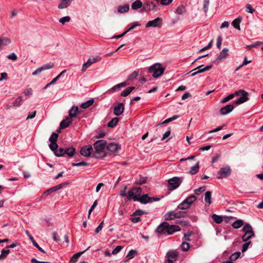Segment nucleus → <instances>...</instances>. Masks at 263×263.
Here are the masks:
<instances>
[{
	"mask_svg": "<svg viewBox=\"0 0 263 263\" xmlns=\"http://www.w3.org/2000/svg\"><path fill=\"white\" fill-rule=\"evenodd\" d=\"M106 148L111 152L116 153L119 150L120 147L118 144L111 142L106 145Z\"/></svg>",
	"mask_w": 263,
	"mask_h": 263,
	"instance_id": "17",
	"label": "nucleus"
},
{
	"mask_svg": "<svg viewBox=\"0 0 263 263\" xmlns=\"http://www.w3.org/2000/svg\"><path fill=\"white\" fill-rule=\"evenodd\" d=\"M229 51V50L228 48H223L219 53V55H218L217 58L215 61V63L216 64H218L220 62V61L222 60L226 59L228 56Z\"/></svg>",
	"mask_w": 263,
	"mask_h": 263,
	"instance_id": "14",
	"label": "nucleus"
},
{
	"mask_svg": "<svg viewBox=\"0 0 263 263\" xmlns=\"http://www.w3.org/2000/svg\"><path fill=\"white\" fill-rule=\"evenodd\" d=\"M211 196L212 193L210 191H206L205 192L204 195V201L206 203H208L209 204H211L212 203Z\"/></svg>",
	"mask_w": 263,
	"mask_h": 263,
	"instance_id": "37",
	"label": "nucleus"
},
{
	"mask_svg": "<svg viewBox=\"0 0 263 263\" xmlns=\"http://www.w3.org/2000/svg\"><path fill=\"white\" fill-rule=\"evenodd\" d=\"M190 246V245L188 242H183L180 245V248L183 251L185 252L189 250Z\"/></svg>",
	"mask_w": 263,
	"mask_h": 263,
	"instance_id": "45",
	"label": "nucleus"
},
{
	"mask_svg": "<svg viewBox=\"0 0 263 263\" xmlns=\"http://www.w3.org/2000/svg\"><path fill=\"white\" fill-rule=\"evenodd\" d=\"M163 19L161 17H157L153 20L148 21L145 26L146 28L150 27L159 28L161 27Z\"/></svg>",
	"mask_w": 263,
	"mask_h": 263,
	"instance_id": "9",
	"label": "nucleus"
},
{
	"mask_svg": "<svg viewBox=\"0 0 263 263\" xmlns=\"http://www.w3.org/2000/svg\"><path fill=\"white\" fill-rule=\"evenodd\" d=\"M93 152L91 145H88L83 146L80 151L81 155L84 157H89Z\"/></svg>",
	"mask_w": 263,
	"mask_h": 263,
	"instance_id": "12",
	"label": "nucleus"
},
{
	"mask_svg": "<svg viewBox=\"0 0 263 263\" xmlns=\"http://www.w3.org/2000/svg\"><path fill=\"white\" fill-rule=\"evenodd\" d=\"M231 174V169L229 165H227L220 169L217 173L216 177L218 179H222L229 177Z\"/></svg>",
	"mask_w": 263,
	"mask_h": 263,
	"instance_id": "7",
	"label": "nucleus"
},
{
	"mask_svg": "<svg viewBox=\"0 0 263 263\" xmlns=\"http://www.w3.org/2000/svg\"><path fill=\"white\" fill-rule=\"evenodd\" d=\"M71 20V18L69 16H66L61 17L59 19V22L63 25H64L66 23L69 22Z\"/></svg>",
	"mask_w": 263,
	"mask_h": 263,
	"instance_id": "49",
	"label": "nucleus"
},
{
	"mask_svg": "<svg viewBox=\"0 0 263 263\" xmlns=\"http://www.w3.org/2000/svg\"><path fill=\"white\" fill-rule=\"evenodd\" d=\"M199 169V162H197L196 164L192 166L190 170V174L191 175H195L197 174Z\"/></svg>",
	"mask_w": 263,
	"mask_h": 263,
	"instance_id": "29",
	"label": "nucleus"
},
{
	"mask_svg": "<svg viewBox=\"0 0 263 263\" xmlns=\"http://www.w3.org/2000/svg\"><path fill=\"white\" fill-rule=\"evenodd\" d=\"M164 70V68L159 63H156L148 68V72L153 73V76L155 78H158L162 76Z\"/></svg>",
	"mask_w": 263,
	"mask_h": 263,
	"instance_id": "3",
	"label": "nucleus"
},
{
	"mask_svg": "<svg viewBox=\"0 0 263 263\" xmlns=\"http://www.w3.org/2000/svg\"><path fill=\"white\" fill-rule=\"evenodd\" d=\"M151 197L148 194H144L139 198L136 199L135 201H139L142 204H146L149 203Z\"/></svg>",
	"mask_w": 263,
	"mask_h": 263,
	"instance_id": "19",
	"label": "nucleus"
},
{
	"mask_svg": "<svg viewBox=\"0 0 263 263\" xmlns=\"http://www.w3.org/2000/svg\"><path fill=\"white\" fill-rule=\"evenodd\" d=\"M240 255H241V253L240 252H239V251L236 252L234 253L233 254H232L230 256L229 258L232 262H233L234 261L237 259L240 256Z\"/></svg>",
	"mask_w": 263,
	"mask_h": 263,
	"instance_id": "43",
	"label": "nucleus"
},
{
	"mask_svg": "<svg viewBox=\"0 0 263 263\" xmlns=\"http://www.w3.org/2000/svg\"><path fill=\"white\" fill-rule=\"evenodd\" d=\"M234 108L233 104H228L220 108L219 112L221 115H226L231 112Z\"/></svg>",
	"mask_w": 263,
	"mask_h": 263,
	"instance_id": "15",
	"label": "nucleus"
},
{
	"mask_svg": "<svg viewBox=\"0 0 263 263\" xmlns=\"http://www.w3.org/2000/svg\"><path fill=\"white\" fill-rule=\"evenodd\" d=\"M179 116L178 115H174L173 117H172L171 118H167V119H166L165 121H164L162 122V124H167V123H168L170 122L173 121V120L177 119V118H179Z\"/></svg>",
	"mask_w": 263,
	"mask_h": 263,
	"instance_id": "55",
	"label": "nucleus"
},
{
	"mask_svg": "<svg viewBox=\"0 0 263 263\" xmlns=\"http://www.w3.org/2000/svg\"><path fill=\"white\" fill-rule=\"evenodd\" d=\"M142 6V3L140 0H136L132 5V8L133 10H137Z\"/></svg>",
	"mask_w": 263,
	"mask_h": 263,
	"instance_id": "32",
	"label": "nucleus"
},
{
	"mask_svg": "<svg viewBox=\"0 0 263 263\" xmlns=\"http://www.w3.org/2000/svg\"><path fill=\"white\" fill-rule=\"evenodd\" d=\"M54 63L49 62V63L43 65L41 67L36 69L34 72H32V74L33 76H35L40 74L43 70L51 69L54 67Z\"/></svg>",
	"mask_w": 263,
	"mask_h": 263,
	"instance_id": "11",
	"label": "nucleus"
},
{
	"mask_svg": "<svg viewBox=\"0 0 263 263\" xmlns=\"http://www.w3.org/2000/svg\"><path fill=\"white\" fill-rule=\"evenodd\" d=\"M205 186H203L195 190L194 192L196 194L199 195L200 193L204 192L205 190Z\"/></svg>",
	"mask_w": 263,
	"mask_h": 263,
	"instance_id": "62",
	"label": "nucleus"
},
{
	"mask_svg": "<svg viewBox=\"0 0 263 263\" xmlns=\"http://www.w3.org/2000/svg\"><path fill=\"white\" fill-rule=\"evenodd\" d=\"M209 4L210 0H203V9L205 14L208 11Z\"/></svg>",
	"mask_w": 263,
	"mask_h": 263,
	"instance_id": "51",
	"label": "nucleus"
},
{
	"mask_svg": "<svg viewBox=\"0 0 263 263\" xmlns=\"http://www.w3.org/2000/svg\"><path fill=\"white\" fill-rule=\"evenodd\" d=\"M72 119L70 117H67L61 122L60 128L63 129L68 127L72 123Z\"/></svg>",
	"mask_w": 263,
	"mask_h": 263,
	"instance_id": "18",
	"label": "nucleus"
},
{
	"mask_svg": "<svg viewBox=\"0 0 263 263\" xmlns=\"http://www.w3.org/2000/svg\"><path fill=\"white\" fill-rule=\"evenodd\" d=\"M197 198L194 195H192L186 198L184 201L191 206L192 203L196 200Z\"/></svg>",
	"mask_w": 263,
	"mask_h": 263,
	"instance_id": "41",
	"label": "nucleus"
},
{
	"mask_svg": "<svg viewBox=\"0 0 263 263\" xmlns=\"http://www.w3.org/2000/svg\"><path fill=\"white\" fill-rule=\"evenodd\" d=\"M72 0H61L58 8L60 9L68 7L71 4Z\"/></svg>",
	"mask_w": 263,
	"mask_h": 263,
	"instance_id": "22",
	"label": "nucleus"
},
{
	"mask_svg": "<svg viewBox=\"0 0 263 263\" xmlns=\"http://www.w3.org/2000/svg\"><path fill=\"white\" fill-rule=\"evenodd\" d=\"M242 17H238L235 19L233 22L232 23V25L234 26V28L236 29L240 30V23L241 22Z\"/></svg>",
	"mask_w": 263,
	"mask_h": 263,
	"instance_id": "30",
	"label": "nucleus"
},
{
	"mask_svg": "<svg viewBox=\"0 0 263 263\" xmlns=\"http://www.w3.org/2000/svg\"><path fill=\"white\" fill-rule=\"evenodd\" d=\"M185 12V7L181 5L178 7L176 10V13L179 15H181Z\"/></svg>",
	"mask_w": 263,
	"mask_h": 263,
	"instance_id": "48",
	"label": "nucleus"
},
{
	"mask_svg": "<svg viewBox=\"0 0 263 263\" xmlns=\"http://www.w3.org/2000/svg\"><path fill=\"white\" fill-rule=\"evenodd\" d=\"M183 178L178 177H174L167 181V189L170 191H173L179 186L182 182Z\"/></svg>",
	"mask_w": 263,
	"mask_h": 263,
	"instance_id": "6",
	"label": "nucleus"
},
{
	"mask_svg": "<svg viewBox=\"0 0 263 263\" xmlns=\"http://www.w3.org/2000/svg\"><path fill=\"white\" fill-rule=\"evenodd\" d=\"M101 57L100 56H96L89 58L87 61L83 64L81 69L82 72H84L91 65L101 61Z\"/></svg>",
	"mask_w": 263,
	"mask_h": 263,
	"instance_id": "8",
	"label": "nucleus"
},
{
	"mask_svg": "<svg viewBox=\"0 0 263 263\" xmlns=\"http://www.w3.org/2000/svg\"><path fill=\"white\" fill-rule=\"evenodd\" d=\"M139 73L137 71H134L132 72L127 78L128 81H133L136 79V78L138 76Z\"/></svg>",
	"mask_w": 263,
	"mask_h": 263,
	"instance_id": "47",
	"label": "nucleus"
},
{
	"mask_svg": "<svg viewBox=\"0 0 263 263\" xmlns=\"http://www.w3.org/2000/svg\"><path fill=\"white\" fill-rule=\"evenodd\" d=\"M106 141L104 140H99L93 144L95 151L92 154V157L95 158H103L106 157V153L104 149L106 146Z\"/></svg>",
	"mask_w": 263,
	"mask_h": 263,
	"instance_id": "2",
	"label": "nucleus"
},
{
	"mask_svg": "<svg viewBox=\"0 0 263 263\" xmlns=\"http://www.w3.org/2000/svg\"><path fill=\"white\" fill-rule=\"evenodd\" d=\"M177 218H184L187 216V213L186 211H179L176 212Z\"/></svg>",
	"mask_w": 263,
	"mask_h": 263,
	"instance_id": "46",
	"label": "nucleus"
},
{
	"mask_svg": "<svg viewBox=\"0 0 263 263\" xmlns=\"http://www.w3.org/2000/svg\"><path fill=\"white\" fill-rule=\"evenodd\" d=\"M124 110V105L123 103H119L114 107V114L116 116H120L122 114Z\"/></svg>",
	"mask_w": 263,
	"mask_h": 263,
	"instance_id": "16",
	"label": "nucleus"
},
{
	"mask_svg": "<svg viewBox=\"0 0 263 263\" xmlns=\"http://www.w3.org/2000/svg\"><path fill=\"white\" fill-rule=\"evenodd\" d=\"M137 254V251L134 250H130L127 255V257H129V258H133L136 254Z\"/></svg>",
	"mask_w": 263,
	"mask_h": 263,
	"instance_id": "58",
	"label": "nucleus"
},
{
	"mask_svg": "<svg viewBox=\"0 0 263 263\" xmlns=\"http://www.w3.org/2000/svg\"><path fill=\"white\" fill-rule=\"evenodd\" d=\"M89 165V163L84 162V161H82V162H80L79 163H72L71 164V165L72 166H88Z\"/></svg>",
	"mask_w": 263,
	"mask_h": 263,
	"instance_id": "56",
	"label": "nucleus"
},
{
	"mask_svg": "<svg viewBox=\"0 0 263 263\" xmlns=\"http://www.w3.org/2000/svg\"><path fill=\"white\" fill-rule=\"evenodd\" d=\"M89 248H90V247H89L85 251H82V252H80L79 253H75L74 254H73V256H72V257L71 258L70 260V263H75V262H76L78 261L79 258L80 257V256L83 253H84L86 251L88 250Z\"/></svg>",
	"mask_w": 263,
	"mask_h": 263,
	"instance_id": "23",
	"label": "nucleus"
},
{
	"mask_svg": "<svg viewBox=\"0 0 263 263\" xmlns=\"http://www.w3.org/2000/svg\"><path fill=\"white\" fill-rule=\"evenodd\" d=\"M145 5L147 7H149V8H147V11H150L151 10H153L155 9L156 6V4L153 2H147L145 4Z\"/></svg>",
	"mask_w": 263,
	"mask_h": 263,
	"instance_id": "52",
	"label": "nucleus"
},
{
	"mask_svg": "<svg viewBox=\"0 0 263 263\" xmlns=\"http://www.w3.org/2000/svg\"><path fill=\"white\" fill-rule=\"evenodd\" d=\"M212 218L213 220L218 224L221 223L223 221V218L222 216L217 215L215 214L212 215Z\"/></svg>",
	"mask_w": 263,
	"mask_h": 263,
	"instance_id": "40",
	"label": "nucleus"
},
{
	"mask_svg": "<svg viewBox=\"0 0 263 263\" xmlns=\"http://www.w3.org/2000/svg\"><path fill=\"white\" fill-rule=\"evenodd\" d=\"M135 89V87L134 86L127 87L121 92V96L122 97H127Z\"/></svg>",
	"mask_w": 263,
	"mask_h": 263,
	"instance_id": "31",
	"label": "nucleus"
},
{
	"mask_svg": "<svg viewBox=\"0 0 263 263\" xmlns=\"http://www.w3.org/2000/svg\"><path fill=\"white\" fill-rule=\"evenodd\" d=\"M23 101V98L22 97H19L14 101L13 103V106H20L21 104V103Z\"/></svg>",
	"mask_w": 263,
	"mask_h": 263,
	"instance_id": "53",
	"label": "nucleus"
},
{
	"mask_svg": "<svg viewBox=\"0 0 263 263\" xmlns=\"http://www.w3.org/2000/svg\"><path fill=\"white\" fill-rule=\"evenodd\" d=\"M118 122L119 119L117 117L114 118L108 123L107 126L109 127H114L116 126Z\"/></svg>",
	"mask_w": 263,
	"mask_h": 263,
	"instance_id": "38",
	"label": "nucleus"
},
{
	"mask_svg": "<svg viewBox=\"0 0 263 263\" xmlns=\"http://www.w3.org/2000/svg\"><path fill=\"white\" fill-rule=\"evenodd\" d=\"M168 235H172L176 232H178L181 230L180 228L176 225H170L168 224Z\"/></svg>",
	"mask_w": 263,
	"mask_h": 263,
	"instance_id": "20",
	"label": "nucleus"
},
{
	"mask_svg": "<svg viewBox=\"0 0 263 263\" xmlns=\"http://www.w3.org/2000/svg\"><path fill=\"white\" fill-rule=\"evenodd\" d=\"M235 96H240V97L235 101V104L236 105H239L249 100L248 93L247 91L243 89H240L238 91H236L233 93H231L226 97L223 98L220 101V103H224L227 102L229 100L234 98Z\"/></svg>",
	"mask_w": 263,
	"mask_h": 263,
	"instance_id": "1",
	"label": "nucleus"
},
{
	"mask_svg": "<svg viewBox=\"0 0 263 263\" xmlns=\"http://www.w3.org/2000/svg\"><path fill=\"white\" fill-rule=\"evenodd\" d=\"M251 245H252V242L251 241H248L247 242L243 244V245L242 246V249H241L242 252H246L248 250L249 246Z\"/></svg>",
	"mask_w": 263,
	"mask_h": 263,
	"instance_id": "57",
	"label": "nucleus"
},
{
	"mask_svg": "<svg viewBox=\"0 0 263 263\" xmlns=\"http://www.w3.org/2000/svg\"><path fill=\"white\" fill-rule=\"evenodd\" d=\"M58 135L56 133H52L51 135L50 136L49 138V141L50 142H57V139L58 138Z\"/></svg>",
	"mask_w": 263,
	"mask_h": 263,
	"instance_id": "50",
	"label": "nucleus"
},
{
	"mask_svg": "<svg viewBox=\"0 0 263 263\" xmlns=\"http://www.w3.org/2000/svg\"><path fill=\"white\" fill-rule=\"evenodd\" d=\"M165 220H171L176 218V212L174 211H170L167 212L164 216Z\"/></svg>",
	"mask_w": 263,
	"mask_h": 263,
	"instance_id": "26",
	"label": "nucleus"
},
{
	"mask_svg": "<svg viewBox=\"0 0 263 263\" xmlns=\"http://www.w3.org/2000/svg\"><path fill=\"white\" fill-rule=\"evenodd\" d=\"M10 43L11 40L9 38L7 37H0V49H1L3 47L10 44Z\"/></svg>",
	"mask_w": 263,
	"mask_h": 263,
	"instance_id": "24",
	"label": "nucleus"
},
{
	"mask_svg": "<svg viewBox=\"0 0 263 263\" xmlns=\"http://www.w3.org/2000/svg\"><path fill=\"white\" fill-rule=\"evenodd\" d=\"M76 153V148L73 147H70L65 149V155L66 154L69 157H72Z\"/></svg>",
	"mask_w": 263,
	"mask_h": 263,
	"instance_id": "27",
	"label": "nucleus"
},
{
	"mask_svg": "<svg viewBox=\"0 0 263 263\" xmlns=\"http://www.w3.org/2000/svg\"><path fill=\"white\" fill-rule=\"evenodd\" d=\"M246 7V11L249 13H253L255 11V9L252 7V6L250 4H247Z\"/></svg>",
	"mask_w": 263,
	"mask_h": 263,
	"instance_id": "59",
	"label": "nucleus"
},
{
	"mask_svg": "<svg viewBox=\"0 0 263 263\" xmlns=\"http://www.w3.org/2000/svg\"><path fill=\"white\" fill-rule=\"evenodd\" d=\"M79 112V110L78 107L74 106H72L69 111V117H70L71 119L76 117L77 116Z\"/></svg>",
	"mask_w": 263,
	"mask_h": 263,
	"instance_id": "25",
	"label": "nucleus"
},
{
	"mask_svg": "<svg viewBox=\"0 0 263 263\" xmlns=\"http://www.w3.org/2000/svg\"><path fill=\"white\" fill-rule=\"evenodd\" d=\"M94 102V100L93 99H90L86 102L82 103L81 105V107L83 109H86L91 106Z\"/></svg>",
	"mask_w": 263,
	"mask_h": 263,
	"instance_id": "34",
	"label": "nucleus"
},
{
	"mask_svg": "<svg viewBox=\"0 0 263 263\" xmlns=\"http://www.w3.org/2000/svg\"><path fill=\"white\" fill-rule=\"evenodd\" d=\"M166 256L167 257V259H170L171 260H174V261H175L176 260V258L178 256V253L175 250L169 251L166 253Z\"/></svg>",
	"mask_w": 263,
	"mask_h": 263,
	"instance_id": "21",
	"label": "nucleus"
},
{
	"mask_svg": "<svg viewBox=\"0 0 263 263\" xmlns=\"http://www.w3.org/2000/svg\"><path fill=\"white\" fill-rule=\"evenodd\" d=\"M68 183L67 182H63L60 184H58L57 185H55L52 187H51L47 190H46L45 192H44L42 195V196H48L50 195V194L55 192L57 191L58 190L62 189L63 187L66 186L67 185Z\"/></svg>",
	"mask_w": 263,
	"mask_h": 263,
	"instance_id": "10",
	"label": "nucleus"
},
{
	"mask_svg": "<svg viewBox=\"0 0 263 263\" xmlns=\"http://www.w3.org/2000/svg\"><path fill=\"white\" fill-rule=\"evenodd\" d=\"M162 226H164V235H168V223L167 222H163L162 223Z\"/></svg>",
	"mask_w": 263,
	"mask_h": 263,
	"instance_id": "60",
	"label": "nucleus"
},
{
	"mask_svg": "<svg viewBox=\"0 0 263 263\" xmlns=\"http://www.w3.org/2000/svg\"><path fill=\"white\" fill-rule=\"evenodd\" d=\"M242 231L245 232V234L242 236L243 241H247L254 236L253 228L249 223H246L243 226Z\"/></svg>",
	"mask_w": 263,
	"mask_h": 263,
	"instance_id": "5",
	"label": "nucleus"
},
{
	"mask_svg": "<svg viewBox=\"0 0 263 263\" xmlns=\"http://www.w3.org/2000/svg\"><path fill=\"white\" fill-rule=\"evenodd\" d=\"M126 85H127V84L125 82H122V83L118 84L115 85L114 86H113L110 89V90H112L114 91H117V90H119L120 89H121V88L126 86Z\"/></svg>",
	"mask_w": 263,
	"mask_h": 263,
	"instance_id": "35",
	"label": "nucleus"
},
{
	"mask_svg": "<svg viewBox=\"0 0 263 263\" xmlns=\"http://www.w3.org/2000/svg\"><path fill=\"white\" fill-rule=\"evenodd\" d=\"M146 182V178L144 177H143L142 176H139V179L137 182V183L142 185L143 184H144Z\"/></svg>",
	"mask_w": 263,
	"mask_h": 263,
	"instance_id": "61",
	"label": "nucleus"
},
{
	"mask_svg": "<svg viewBox=\"0 0 263 263\" xmlns=\"http://www.w3.org/2000/svg\"><path fill=\"white\" fill-rule=\"evenodd\" d=\"M164 226H162V223L159 225L155 230V232L158 234V237L160 238L164 235Z\"/></svg>",
	"mask_w": 263,
	"mask_h": 263,
	"instance_id": "33",
	"label": "nucleus"
},
{
	"mask_svg": "<svg viewBox=\"0 0 263 263\" xmlns=\"http://www.w3.org/2000/svg\"><path fill=\"white\" fill-rule=\"evenodd\" d=\"M129 9V6L128 5L126 4L123 6H119L118 7L117 10L118 12L120 13H124L127 12Z\"/></svg>",
	"mask_w": 263,
	"mask_h": 263,
	"instance_id": "28",
	"label": "nucleus"
},
{
	"mask_svg": "<svg viewBox=\"0 0 263 263\" xmlns=\"http://www.w3.org/2000/svg\"><path fill=\"white\" fill-rule=\"evenodd\" d=\"M130 221L133 223H138L141 221V218L138 216H132L130 219Z\"/></svg>",
	"mask_w": 263,
	"mask_h": 263,
	"instance_id": "64",
	"label": "nucleus"
},
{
	"mask_svg": "<svg viewBox=\"0 0 263 263\" xmlns=\"http://www.w3.org/2000/svg\"><path fill=\"white\" fill-rule=\"evenodd\" d=\"M203 66V65H201L199 66H198L197 68H196L194 69V70H193L191 72H192L193 71H195L193 72L191 74V76L193 77V76H195V75H196V74H197L198 73H202V72H204L205 71L209 70L212 67V65H208V66H206L204 68H202Z\"/></svg>",
	"mask_w": 263,
	"mask_h": 263,
	"instance_id": "13",
	"label": "nucleus"
},
{
	"mask_svg": "<svg viewBox=\"0 0 263 263\" xmlns=\"http://www.w3.org/2000/svg\"><path fill=\"white\" fill-rule=\"evenodd\" d=\"M50 149L54 153L58 148V145L57 142H50V144L49 145Z\"/></svg>",
	"mask_w": 263,
	"mask_h": 263,
	"instance_id": "54",
	"label": "nucleus"
},
{
	"mask_svg": "<svg viewBox=\"0 0 263 263\" xmlns=\"http://www.w3.org/2000/svg\"><path fill=\"white\" fill-rule=\"evenodd\" d=\"M122 249V247L120 246H117L112 251L111 254L113 255L117 254L118 253H119L121 249Z\"/></svg>",
	"mask_w": 263,
	"mask_h": 263,
	"instance_id": "63",
	"label": "nucleus"
},
{
	"mask_svg": "<svg viewBox=\"0 0 263 263\" xmlns=\"http://www.w3.org/2000/svg\"><path fill=\"white\" fill-rule=\"evenodd\" d=\"M65 149L62 147L58 148L54 152V155L57 157H62L65 155Z\"/></svg>",
	"mask_w": 263,
	"mask_h": 263,
	"instance_id": "42",
	"label": "nucleus"
},
{
	"mask_svg": "<svg viewBox=\"0 0 263 263\" xmlns=\"http://www.w3.org/2000/svg\"><path fill=\"white\" fill-rule=\"evenodd\" d=\"M243 224V221L241 219H238L234 221L232 224V227L234 229H239Z\"/></svg>",
	"mask_w": 263,
	"mask_h": 263,
	"instance_id": "39",
	"label": "nucleus"
},
{
	"mask_svg": "<svg viewBox=\"0 0 263 263\" xmlns=\"http://www.w3.org/2000/svg\"><path fill=\"white\" fill-rule=\"evenodd\" d=\"M190 206H191L187 203V202L185 201L184 200L181 203H180L178 205L177 209L181 210H187L189 209Z\"/></svg>",
	"mask_w": 263,
	"mask_h": 263,
	"instance_id": "36",
	"label": "nucleus"
},
{
	"mask_svg": "<svg viewBox=\"0 0 263 263\" xmlns=\"http://www.w3.org/2000/svg\"><path fill=\"white\" fill-rule=\"evenodd\" d=\"M9 253H10V250L8 249L2 250L1 254L0 255V260H3L5 258H6V257L9 254Z\"/></svg>",
	"mask_w": 263,
	"mask_h": 263,
	"instance_id": "44",
	"label": "nucleus"
},
{
	"mask_svg": "<svg viewBox=\"0 0 263 263\" xmlns=\"http://www.w3.org/2000/svg\"><path fill=\"white\" fill-rule=\"evenodd\" d=\"M142 190L140 187H133L127 193V198L128 200L133 199L135 201V199H139L142 194Z\"/></svg>",
	"mask_w": 263,
	"mask_h": 263,
	"instance_id": "4",
	"label": "nucleus"
}]
</instances>
